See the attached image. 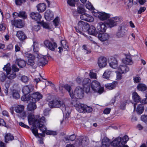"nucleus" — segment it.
<instances>
[{"label":"nucleus","instance_id":"f257e3e1","mask_svg":"<svg viewBox=\"0 0 147 147\" xmlns=\"http://www.w3.org/2000/svg\"><path fill=\"white\" fill-rule=\"evenodd\" d=\"M28 121L29 124H32L31 131L35 136H45V133L48 135H56L57 133L55 131H47V128L44 123L46 122L45 118L44 117L39 118L38 115L33 117L32 115H29L28 117Z\"/></svg>","mask_w":147,"mask_h":147},{"label":"nucleus","instance_id":"f03ea898","mask_svg":"<svg viewBox=\"0 0 147 147\" xmlns=\"http://www.w3.org/2000/svg\"><path fill=\"white\" fill-rule=\"evenodd\" d=\"M128 140L129 138L127 135H125L122 138L118 137L113 140L111 142V144L113 147H121L125 145Z\"/></svg>","mask_w":147,"mask_h":147},{"label":"nucleus","instance_id":"7ed1b4c3","mask_svg":"<svg viewBox=\"0 0 147 147\" xmlns=\"http://www.w3.org/2000/svg\"><path fill=\"white\" fill-rule=\"evenodd\" d=\"M76 81L79 84L82 86L83 88H85L86 93H88L90 92L91 81L88 78H85L82 80L80 78L78 77Z\"/></svg>","mask_w":147,"mask_h":147},{"label":"nucleus","instance_id":"20e7f679","mask_svg":"<svg viewBox=\"0 0 147 147\" xmlns=\"http://www.w3.org/2000/svg\"><path fill=\"white\" fill-rule=\"evenodd\" d=\"M48 105L50 108L60 107L63 113L64 112L65 113H66L67 108L65 107V104H64L63 102L55 99L49 101Z\"/></svg>","mask_w":147,"mask_h":147},{"label":"nucleus","instance_id":"39448f33","mask_svg":"<svg viewBox=\"0 0 147 147\" xmlns=\"http://www.w3.org/2000/svg\"><path fill=\"white\" fill-rule=\"evenodd\" d=\"M91 88L94 92H97L99 94L102 93L104 89L101 87L100 83L96 80H94L92 82L91 84Z\"/></svg>","mask_w":147,"mask_h":147},{"label":"nucleus","instance_id":"423d86ee","mask_svg":"<svg viewBox=\"0 0 147 147\" xmlns=\"http://www.w3.org/2000/svg\"><path fill=\"white\" fill-rule=\"evenodd\" d=\"M44 43L47 48L52 51H55V49L57 47V44L53 39L51 40V41L45 40Z\"/></svg>","mask_w":147,"mask_h":147},{"label":"nucleus","instance_id":"0eeeda50","mask_svg":"<svg viewBox=\"0 0 147 147\" xmlns=\"http://www.w3.org/2000/svg\"><path fill=\"white\" fill-rule=\"evenodd\" d=\"M84 90L83 88L80 87L78 86L76 88L73 94V98L77 99H81L83 98L84 95Z\"/></svg>","mask_w":147,"mask_h":147},{"label":"nucleus","instance_id":"6e6552de","mask_svg":"<svg viewBox=\"0 0 147 147\" xmlns=\"http://www.w3.org/2000/svg\"><path fill=\"white\" fill-rule=\"evenodd\" d=\"M121 17L116 16L109 19L107 23V25L110 28H112L117 25V22L121 20Z\"/></svg>","mask_w":147,"mask_h":147},{"label":"nucleus","instance_id":"1a4fd4ad","mask_svg":"<svg viewBox=\"0 0 147 147\" xmlns=\"http://www.w3.org/2000/svg\"><path fill=\"white\" fill-rule=\"evenodd\" d=\"M94 16L98 17L100 20L104 21L109 18L110 17L109 14L106 13L104 12H95L94 11Z\"/></svg>","mask_w":147,"mask_h":147},{"label":"nucleus","instance_id":"9d476101","mask_svg":"<svg viewBox=\"0 0 147 147\" xmlns=\"http://www.w3.org/2000/svg\"><path fill=\"white\" fill-rule=\"evenodd\" d=\"M88 140L87 137H83L80 138L76 141V144L77 146H84L87 145L88 144Z\"/></svg>","mask_w":147,"mask_h":147},{"label":"nucleus","instance_id":"9b49d317","mask_svg":"<svg viewBox=\"0 0 147 147\" xmlns=\"http://www.w3.org/2000/svg\"><path fill=\"white\" fill-rule=\"evenodd\" d=\"M30 16L32 20L37 22L38 23L40 20L42 16L41 15L37 12H32L30 14Z\"/></svg>","mask_w":147,"mask_h":147},{"label":"nucleus","instance_id":"f8f14e48","mask_svg":"<svg viewBox=\"0 0 147 147\" xmlns=\"http://www.w3.org/2000/svg\"><path fill=\"white\" fill-rule=\"evenodd\" d=\"M34 89V86L32 84H29L24 86L22 90V92L24 94H28L32 92Z\"/></svg>","mask_w":147,"mask_h":147},{"label":"nucleus","instance_id":"ddd939ff","mask_svg":"<svg viewBox=\"0 0 147 147\" xmlns=\"http://www.w3.org/2000/svg\"><path fill=\"white\" fill-rule=\"evenodd\" d=\"M24 106L22 105H18L15 108V111L17 113L20 114V116L22 117H25L26 116V113L24 111Z\"/></svg>","mask_w":147,"mask_h":147},{"label":"nucleus","instance_id":"4468645a","mask_svg":"<svg viewBox=\"0 0 147 147\" xmlns=\"http://www.w3.org/2000/svg\"><path fill=\"white\" fill-rule=\"evenodd\" d=\"M126 32L127 31L124 27H119L118 28V32L116 34V36L119 38L123 37L126 34Z\"/></svg>","mask_w":147,"mask_h":147},{"label":"nucleus","instance_id":"2eb2a0df","mask_svg":"<svg viewBox=\"0 0 147 147\" xmlns=\"http://www.w3.org/2000/svg\"><path fill=\"white\" fill-rule=\"evenodd\" d=\"M107 63V61L106 58L101 57L98 58V64L100 68H103L105 67Z\"/></svg>","mask_w":147,"mask_h":147},{"label":"nucleus","instance_id":"dca6fc26","mask_svg":"<svg viewBox=\"0 0 147 147\" xmlns=\"http://www.w3.org/2000/svg\"><path fill=\"white\" fill-rule=\"evenodd\" d=\"M11 23L15 27L17 28H21L24 27V22L21 20H16L11 21Z\"/></svg>","mask_w":147,"mask_h":147},{"label":"nucleus","instance_id":"f3484780","mask_svg":"<svg viewBox=\"0 0 147 147\" xmlns=\"http://www.w3.org/2000/svg\"><path fill=\"white\" fill-rule=\"evenodd\" d=\"M110 66L112 68L115 69L118 66V62L117 59L114 57H111L109 60Z\"/></svg>","mask_w":147,"mask_h":147},{"label":"nucleus","instance_id":"a211bd4d","mask_svg":"<svg viewBox=\"0 0 147 147\" xmlns=\"http://www.w3.org/2000/svg\"><path fill=\"white\" fill-rule=\"evenodd\" d=\"M42 97V95L38 92L33 93L31 96V100L34 102L38 101Z\"/></svg>","mask_w":147,"mask_h":147},{"label":"nucleus","instance_id":"6ab92c4d","mask_svg":"<svg viewBox=\"0 0 147 147\" xmlns=\"http://www.w3.org/2000/svg\"><path fill=\"white\" fill-rule=\"evenodd\" d=\"M107 24L105 22H101L98 24L97 26L98 30L101 32H105L107 28Z\"/></svg>","mask_w":147,"mask_h":147},{"label":"nucleus","instance_id":"aec40b11","mask_svg":"<svg viewBox=\"0 0 147 147\" xmlns=\"http://www.w3.org/2000/svg\"><path fill=\"white\" fill-rule=\"evenodd\" d=\"M71 104L75 106L76 110L79 112L81 113L84 112L85 109L84 107L86 105L82 104H76V102H75L74 103L72 102H71Z\"/></svg>","mask_w":147,"mask_h":147},{"label":"nucleus","instance_id":"412c9836","mask_svg":"<svg viewBox=\"0 0 147 147\" xmlns=\"http://www.w3.org/2000/svg\"><path fill=\"white\" fill-rule=\"evenodd\" d=\"M118 71L121 74L125 73L129 71V68L126 65H121L118 68Z\"/></svg>","mask_w":147,"mask_h":147},{"label":"nucleus","instance_id":"4be33fe9","mask_svg":"<svg viewBox=\"0 0 147 147\" xmlns=\"http://www.w3.org/2000/svg\"><path fill=\"white\" fill-rule=\"evenodd\" d=\"M45 18L47 21L52 20L53 16L52 12L49 9L47 10L45 13Z\"/></svg>","mask_w":147,"mask_h":147},{"label":"nucleus","instance_id":"5701e85b","mask_svg":"<svg viewBox=\"0 0 147 147\" xmlns=\"http://www.w3.org/2000/svg\"><path fill=\"white\" fill-rule=\"evenodd\" d=\"M109 35L107 33H99L98 35L99 39L102 41H104L107 40L109 38Z\"/></svg>","mask_w":147,"mask_h":147},{"label":"nucleus","instance_id":"b1692460","mask_svg":"<svg viewBox=\"0 0 147 147\" xmlns=\"http://www.w3.org/2000/svg\"><path fill=\"white\" fill-rule=\"evenodd\" d=\"M47 57L46 56L42 57L39 58L38 64L39 66H43L45 65L48 63Z\"/></svg>","mask_w":147,"mask_h":147},{"label":"nucleus","instance_id":"393cba45","mask_svg":"<svg viewBox=\"0 0 147 147\" xmlns=\"http://www.w3.org/2000/svg\"><path fill=\"white\" fill-rule=\"evenodd\" d=\"M16 63L21 68L24 67L26 64V62L24 60L21 59H16Z\"/></svg>","mask_w":147,"mask_h":147},{"label":"nucleus","instance_id":"a878e982","mask_svg":"<svg viewBox=\"0 0 147 147\" xmlns=\"http://www.w3.org/2000/svg\"><path fill=\"white\" fill-rule=\"evenodd\" d=\"M88 32V34L91 35L96 36L97 34L95 27L93 26H91L89 27Z\"/></svg>","mask_w":147,"mask_h":147},{"label":"nucleus","instance_id":"bb28decb","mask_svg":"<svg viewBox=\"0 0 147 147\" xmlns=\"http://www.w3.org/2000/svg\"><path fill=\"white\" fill-rule=\"evenodd\" d=\"M111 143L109 139L104 138L102 141L101 147H109Z\"/></svg>","mask_w":147,"mask_h":147},{"label":"nucleus","instance_id":"cd10ccee","mask_svg":"<svg viewBox=\"0 0 147 147\" xmlns=\"http://www.w3.org/2000/svg\"><path fill=\"white\" fill-rule=\"evenodd\" d=\"M16 36L19 40L21 41L24 40L27 38L26 35L21 31H19L17 32Z\"/></svg>","mask_w":147,"mask_h":147},{"label":"nucleus","instance_id":"c85d7f7f","mask_svg":"<svg viewBox=\"0 0 147 147\" xmlns=\"http://www.w3.org/2000/svg\"><path fill=\"white\" fill-rule=\"evenodd\" d=\"M117 84V81H114L112 83L105 84V87L109 90L115 89Z\"/></svg>","mask_w":147,"mask_h":147},{"label":"nucleus","instance_id":"c756f323","mask_svg":"<svg viewBox=\"0 0 147 147\" xmlns=\"http://www.w3.org/2000/svg\"><path fill=\"white\" fill-rule=\"evenodd\" d=\"M30 103L28 105V109L29 111H32L36 109V102H34L32 100H31L30 101Z\"/></svg>","mask_w":147,"mask_h":147},{"label":"nucleus","instance_id":"7c9ffc66","mask_svg":"<svg viewBox=\"0 0 147 147\" xmlns=\"http://www.w3.org/2000/svg\"><path fill=\"white\" fill-rule=\"evenodd\" d=\"M37 10L40 13L44 12L46 9V6L44 3H40L37 6Z\"/></svg>","mask_w":147,"mask_h":147},{"label":"nucleus","instance_id":"2f4dec72","mask_svg":"<svg viewBox=\"0 0 147 147\" xmlns=\"http://www.w3.org/2000/svg\"><path fill=\"white\" fill-rule=\"evenodd\" d=\"M34 60L28 59L26 62L27 65L34 69H35L37 67V65L35 64Z\"/></svg>","mask_w":147,"mask_h":147},{"label":"nucleus","instance_id":"473e14b6","mask_svg":"<svg viewBox=\"0 0 147 147\" xmlns=\"http://www.w3.org/2000/svg\"><path fill=\"white\" fill-rule=\"evenodd\" d=\"M77 12L80 14H83L85 13L86 10L85 8L84 7L83 5L80 4V5L78 4L77 8Z\"/></svg>","mask_w":147,"mask_h":147},{"label":"nucleus","instance_id":"72a5a7b5","mask_svg":"<svg viewBox=\"0 0 147 147\" xmlns=\"http://www.w3.org/2000/svg\"><path fill=\"white\" fill-rule=\"evenodd\" d=\"M132 97L134 101L136 103L139 102L140 101V98L136 92L132 93Z\"/></svg>","mask_w":147,"mask_h":147},{"label":"nucleus","instance_id":"f704fd0d","mask_svg":"<svg viewBox=\"0 0 147 147\" xmlns=\"http://www.w3.org/2000/svg\"><path fill=\"white\" fill-rule=\"evenodd\" d=\"M39 44L37 41L35 40L33 41V44L32 45V47H33V51L34 52L38 54L39 50Z\"/></svg>","mask_w":147,"mask_h":147},{"label":"nucleus","instance_id":"c9c22d12","mask_svg":"<svg viewBox=\"0 0 147 147\" xmlns=\"http://www.w3.org/2000/svg\"><path fill=\"white\" fill-rule=\"evenodd\" d=\"M63 87L69 92V94L71 98H73V93L71 90L72 89L70 85L66 84L64 85Z\"/></svg>","mask_w":147,"mask_h":147},{"label":"nucleus","instance_id":"e433bc0d","mask_svg":"<svg viewBox=\"0 0 147 147\" xmlns=\"http://www.w3.org/2000/svg\"><path fill=\"white\" fill-rule=\"evenodd\" d=\"M146 86L143 84H139L137 87V89L139 91H144L146 90L147 89Z\"/></svg>","mask_w":147,"mask_h":147},{"label":"nucleus","instance_id":"4c0bfd02","mask_svg":"<svg viewBox=\"0 0 147 147\" xmlns=\"http://www.w3.org/2000/svg\"><path fill=\"white\" fill-rule=\"evenodd\" d=\"M144 110L143 104H140L137 108L136 111L138 114L140 115L143 112Z\"/></svg>","mask_w":147,"mask_h":147},{"label":"nucleus","instance_id":"58836bf2","mask_svg":"<svg viewBox=\"0 0 147 147\" xmlns=\"http://www.w3.org/2000/svg\"><path fill=\"white\" fill-rule=\"evenodd\" d=\"M13 97L16 99L20 98V95L19 92L17 90H13L12 91V94Z\"/></svg>","mask_w":147,"mask_h":147},{"label":"nucleus","instance_id":"ea45409f","mask_svg":"<svg viewBox=\"0 0 147 147\" xmlns=\"http://www.w3.org/2000/svg\"><path fill=\"white\" fill-rule=\"evenodd\" d=\"M7 75H5L3 72L0 71V81L4 82L6 79L7 77L9 79V76H7Z\"/></svg>","mask_w":147,"mask_h":147},{"label":"nucleus","instance_id":"a19ab883","mask_svg":"<svg viewBox=\"0 0 147 147\" xmlns=\"http://www.w3.org/2000/svg\"><path fill=\"white\" fill-rule=\"evenodd\" d=\"M24 56L26 58H27L28 59L33 60L35 59V56L34 55L28 52L25 53Z\"/></svg>","mask_w":147,"mask_h":147},{"label":"nucleus","instance_id":"79ce46f5","mask_svg":"<svg viewBox=\"0 0 147 147\" xmlns=\"http://www.w3.org/2000/svg\"><path fill=\"white\" fill-rule=\"evenodd\" d=\"M111 71L109 69L105 71L103 75V77L104 78L108 79L110 77Z\"/></svg>","mask_w":147,"mask_h":147},{"label":"nucleus","instance_id":"37998d69","mask_svg":"<svg viewBox=\"0 0 147 147\" xmlns=\"http://www.w3.org/2000/svg\"><path fill=\"white\" fill-rule=\"evenodd\" d=\"M123 62L126 65H131L132 64V61L130 58H125L122 60Z\"/></svg>","mask_w":147,"mask_h":147},{"label":"nucleus","instance_id":"c03bdc74","mask_svg":"<svg viewBox=\"0 0 147 147\" xmlns=\"http://www.w3.org/2000/svg\"><path fill=\"white\" fill-rule=\"evenodd\" d=\"M38 24H40L43 28L48 29H51L49 25L46 22H45L43 21L40 22Z\"/></svg>","mask_w":147,"mask_h":147},{"label":"nucleus","instance_id":"a18cd8bd","mask_svg":"<svg viewBox=\"0 0 147 147\" xmlns=\"http://www.w3.org/2000/svg\"><path fill=\"white\" fill-rule=\"evenodd\" d=\"M21 99L22 101H28L31 100V97L28 94H24L22 96L21 98Z\"/></svg>","mask_w":147,"mask_h":147},{"label":"nucleus","instance_id":"49530a36","mask_svg":"<svg viewBox=\"0 0 147 147\" xmlns=\"http://www.w3.org/2000/svg\"><path fill=\"white\" fill-rule=\"evenodd\" d=\"M27 15L24 11H20L19 13L18 17L20 18H22L24 19L27 18Z\"/></svg>","mask_w":147,"mask_h":147},{"label":"nucleus","instance_id":"de8ad7c7","mask_svg":"<svg viewBox=\"0 0 147 147\" xmlns=\"http://www.w3.org/2000/svg\"><path fill=\"white\" fill-rule=\"evenodd\" d=\"M3 69L6 72L7 75L9 74V63H8L6 65L4 66Z\"/></svg>","mask_w":147,"mask_h":147},{"label":"nucleus","instance_id":"09e8293b","mask_svg":"<svg viewBox=\"0 0 147 147\" xmlns=\"http://www.w3.org/2000/svg\"><path fill=\"white\" fill-rule=\"evenodd\" d=\"M84 108L85 109L84 110V112L90 113L92 111V109L91 107L88 106L86 105L84 107Z\"/></svg>","mask_w":147,"mask_h":147},{"label":"nucleus","instance_id":"8fccbe9b","mask_svg":"<svg viewBox=\"0 0 147 147\" xmlns=\"http://www.w3.org/2000/svg\"><path fill=\"white\" fill-rule=\"evenodd\" d=\"M119 96L120 94L119 93H117L114 97L111 100V102L113 104L115 102L116 99H117L119 97Z\"/></svg>","mask_w":147,"mask_h":147},{"label":"nucleus","instance_id":"3c124183","mask_svg":"<svg viewBox=\"0 0 147 147\" xmlns=\"http://www.w3.org/2000/svg\"><path fill=\"white\" fill-rule=\"evenodd\" d=\"M11 68L10 67V80L13 79L15 78L16 76L15 73L11 72Z\"/></svg>","mask_w":147,"mask_h":147},{"label":"nucleus","instance_id":"603ef678","mask_svg":"<svg viewBox=\"0 0 147 147\" xmlns=\"http://www.w3.org/2000/svg\"><path fill=\"white\" fill-rule=\"evenodd\" d=\"M89 75L91 78H97V76L96 73L93 72L92 70H90Z\"/></svg>","mask_w":147,"mask_h":147},{"label":"nucleus","instance_id":"864d4df0","mask_svg":"<svg viewBox=\"0 0 147 147\" xmlns=\"http://www.w3.org/2000/svg\"><path fill=\"white\" fill-rule=\"evenodd\" d=\"M85 21L88 22H92L94 20L93 18L90 15L88 14Z\"/></svg>","mask_w":147,"mask_h":147},{"label":"nucleus","instance_id":"5fc2aeb1","mask_svg":"<svg viewBox=\"0 0 147 147\" xmlns=\"http://www.w3.org/2000/svg\"><path fill=\"white\" fill-rule=\"evenodd\" d=\"M85 21L88 22H92L94 20L93 18L90 15L88 14Z\"/></svg>","mask_w":147,"mask_h":147},{"label":"nucleus","instance_id":"6e6d98bb","mask_svg":"<svg viewBox=\"0 0 147 147\" xmlns=\"http://www.w3.org/2000/svg\"><path fill=\"white\" fill-rule=\"evenodd\" d=\"M85 6L86 8L89 10H93L94 9V8L91 4V3L90 2H88V3H87Z\"/></svg>","mask_w":147,"mask_h":147},{"label":"nucleus","instance_id":"4d7b16f0","mask_svg":"<svg viewBox=\"0 0 147 147\" xmlns=\"http://www.w3.org/2000/svg\"><path fill=\"white\" fill-rule=\"evenodd\" d=\"M9 87V84L6 82L5 84L4 87L5 93L6 94V95H7L8 92V89Z\"/></svg>","mask_w":147,"mask_h":147},{"label":"nucleus","instance_id":"13d9d810","mask_svg":"<svg viewBox=\"0 0 147 147\" xmlns=\"http://www.w3.org/2000/svg\"><path fill=\"white\" fill-rule=\"evenodd\" d=\"M85 23L86 22L82 21H79L78 23V28L81 30Z\"/></svg>","mask_w":147,"mask_h":147},{"label":"nucleus","instance_id":"bf43d9fd","mask_svg":"<svg viewBox=\"0 0 147 147\" xmlns=\"http://www.w3.org/2000/svg\"><path fill=\"white\" fill-rule=\"evenodd\" d=\"M133 0H125V3L127 4V6L129 8L131 7L133 5Z\"/></svg>","mask_w":147,"mask_h":147},{"label":"nucleus","instance_id":"052dcab7","mask_svg":"<svg viewBox=\"0 0 147 147\" xmlns=\"http://www.w3.org/2000/svg\"><path fill=\"white\" fill-rule=\"evenodd\" d=\"M53 22L54 25L55 27L58 26L59 24V17H56L53 20Z\"/></svg>","mask_w":147,"mask_h":147},{"label":"nucleus","instance_id":"680f3d73","mask_svg":"<svg viewBox=\"0 0 147 147\" xmlns=\"http://www.w3.org/2000/svg\"><path fill=\"white\" fill-rule=\"evenodd\" d=\"M21 81L24 83H27L29 80V78L26 76H23L21 78Z\"/></svg>","mask_w":147,"mask_h":147},{"label":"nucleus","instance_id":"e2e57ef3","mask_svg":"<svg viewBox=\"0 0 147 147\" xmlns=\"http://www.w3.org/2000/svg\"><path fill=\"white\" fill-rule=\"evenodd\" d=\"M90 26L88 23L86 22L81 30L84 31H86L88 30L89 27Z\"/></svg>","mask_w":147,"mask_h":147},{"label":"nucleus","instance_id":"0e129e2a","mask_svg":"<svg viewBox=\"0 0 147 147\" xmlns=\"http://www.w3.org/2000/svg\"><path fill=\"white\" fill-rule=\"evenodd\" d=\"M4 137L5 142L6 143H7L9 141V135L8 133H6L4 136Z\"/></svg>","mask_w":147,"mask_h":147},{"label":"nucleus","instance_id":"69168bd1","mask_svg":"<svg viewBox=\"0 0 147 147\" xmlns=\"http://www.w3.org/2000/svg\"><path fill=\"white\" fill-rule=\"evenodd\" d=\"M12 69L14 72H18L19 71V68L15 64H13L12 65Z\"/></svg>","mask_w":147,"mask_h":147},{"label":"nucleus","instance_id":"338daca9","mask_svg":"<svg viewBox=\"0 0 147 147\" xmlns=\"http://www.w3.org/2000/svg\"><path fill=\"white\" fill-rule=\"evenodd\" d=\"M40 28L39 25H35L33 27V30L34 31L37 32L40 29Z\"/></svg>","mask_w":147,"mask_h":147},{"label":"nucleus","instance_id":"774afa93","mask_svg":"<svg viewBox=\"0 0 147 147\" xmlns=\"http://www.w3.org/2000/svg\"><path fill=\"white\" fill-rule=\"evenodd\" d=\"M141 120L146 123H147V115H142L141 116Z\"/></svg>","mask_w":147,"mask_h":147}]
</instances>
